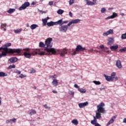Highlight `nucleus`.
Returning <instances> with one entry per match:
<instances>
[{"instance_id": "15", "label": "nucleus", "mask_w": 126, "mask_h": 126, "mask_svg": "<svg viewBox=\"0 0 126 126\" xmlns=\"http://www.w3.org/2000/svg\"><path fill=\"white\" fill-rule=\"evenodd\" d=\"M117 16H118V14L115 12H113L112 15L105 18V20H108L109 19H113V18H115Z\"/></svg>"}, {"instance_id": "56", "label": "nucleus", "mask_w": 126, "mask_h": 126, "mask_svg": "<svg viewBox=\"0 0 126 126\" xmlns=\"http://www.w3.org/2000/svg\"><path fill=\"white\" fill-rule=\"evenodd\" d=\"M35 4H36V2H32V5H35Z\"/></svg>"}, {"instance_id": "43", "label": "nucleus", "mask_w": 126, "mask_h": 126, "mask_svg": "<svg viewBox=\"0 0 126 126\" xmlns=\"http://www.w3.org/2000/svg\"><path fill=\"white\" fill-rule=\"evenodd\" d=\"M125 51H126V47H124V48H123L122 49H121L120 50V52H121V53L125 52Z\"/></svg>"}, {"instance_id": "12", "label": "nucleus", "mask_w": 126, "mask_h": 126, "mask_svg": "<svg viewBox=\"0 0 126 126\" xmlns=\"http://www.w3.org/2000/svg\"><path fill=\"white\" fill-rule=\"evenodd\" d=\"M111 34H114V30H109L107 32H103L102 35L103 37H107V36H109V35H111Z\"/></svg>"}, {"instance_id": "11", "label": "nucleus", "mask_w": 126, "mask_h": 126, "mask_svg": "<svg viewBox=\"0 0 126 126\" xmlns=\"http://www.w3.org/2000/svg\"><path fill=\"white\" fill-rule=\"evenodd\" d=\"M61 21L58 20L57 22L51 21L47 23V26L48 27H51V26H54V25H58V24H61Z\"/></svg>"}, {"instance_id": "7", "label": "nucleus", "mask_w": 126, "mask_h": 126, "mask_svg": "<svg viewBox=\"0 0 126 126\" xmlns=\"http://www.w3.org/2000/svg\"><path fill=\"white\" fill-rule=\"evenodd\" d=\"M42 49H36V51H33L32 53H31V56H36V55H39V56H45L46 55L45 52L42 51Z\"/></svg>"}, {"instance_id": "4", "label": "nucleus", "mask_w": 126, "mask_h": 126, "mask_svg": "<svg viewBox=\"0 0 126 126\" xmlns=\"http://www.w3.org/2000/svg\"><path fill=\"white\" fill-rule=\"evenodd\" d=\"M10 46H11V43H6L3 45L2 47L0 48V50H2L7 54H14V53L19 54L20 53H21L22 49L20 48L12 49L7 48L8 47H10Z\"/></svg>"}, {"instance_id": "64", "label": "nucleus", "mask_w": 126, "mask_h": 126, "mask_svg": "<svg viewBox=\"0 0 126 126\" xmlns=\"http://www.w3.org/2000/svg\"><path fill=\"white\" fill-rule=\"evenodd\" d=\"M1 42H2V41H0V44L1 43Z\"/></svg>"}, {"instance_id": "48", "label": "nucleus", "mask_w": 126, "mask_h": 126, "mask_svg": "<svg viewBox=\"0 0 126 126\" xmlns=\"http://www.w3.org/2000/svg\"><path fill=\"white\" fill-rule=\"evenodd\" d=\"M38 11H39V12H42V13H46V11H42V10H40V9H38Z\"/></svg>"}, {"instance_id": "13", "label": "nucleus", "mask_w": 126, "mask_h": 126, "mask_svg": "<svg viewBox=\"0 0 126 126\" xmlns=\"http://www.w3.org/2000/svg\"><path fill=\"white\" fill-rule=\"evenodd\" d=\"M86 1L87 2V4L88 5H95L96 2H97V0H93L92 1H89V0H86Z\"/></svg>"}, {"instance_id": "44", "label": "nucleus", "mask_w": 126, "mask_h": 126, "mask_svg": "<svg viewBox=\"0 0 126 126\" xmlns=\"http://www.w3.org/2000/svg\"><path fill=\"white\" fill-rule=\"evenodd\" d=\"M101 13H105V12H106V8H101Z\"/></svg>"}, {"instance_id": "1", "label": "nucleus", "mask_w": 126, "mask_h": 126, "mask_svg": "<svg viewBox=\"0 0 126 126\" xmlns=\"http://www.w3.org/2000/svg\"><path fill=\"white\" fill-rule=\"evenodd\" d=\"M59 21H61V24H58V25H60V27L59 28L60 32L65 33L67 31V29H68L69 26H70L72 24H77V23H79L81 21V20L79 19L72 20L68 23V21H63V19L59 20ZM67 23H68L67 24ZM63 24H67L65 25H63Z\"/></svg>"}, {"instance_id": "2", "label": "nucleus", "mask_w": 126, "mask_h": 126, "mask_svg": "<svg viewBox=\"0 0 126 126\" xmlns=\"http://www.w3.org/2000/svg\"><path fill=\"white\" fill-rule=\"evenodd\" d=\"M104 106H105V103H104V102H101L97 106L96 116L95 117L94 116V120L91 121V124H92V125H95L97 123V119H100L101 118H102V116H101V114H105L106 113L105 108L103 107Z\"/></svg>"}, {"instance_id": "61", "label": "nucleus", "mask_w": 126, "mask_h": 126, "mask_svg": "<svg viewBox=\"0 0 126 126\" xmlns=\"http://www.w3.org/2000/svg\"><path fill=\"white\" fill-rule=\"evenodd\" d=\"M27 27H30V25H29V24H27Z\"/></svg>"}, {"instance_id": "51", "label": "nucleus", "mask_w": 126, "mask_h": 126, "mask_svg": "<svg viewBox=\"0 0 126 126\" xmlns=\"http://www.w3.org/2000/svg\"><path fill=\"white\" fill-rule=\"evenodd\" d=\"M10 123V120H7L6 121V124H9Z\"/></svg>"}, {"instance_id": "23", "label": "nucleus", "mask_w": 126, "mask_h": 126, "mask_svg": "<svg viewBox=\"0 0 126 126\" xmlns=\"http://www.w3.org/2000/svg\"><path fill=\"white\" fill-rule=\"evenodd\" d=\"M39 26L37 24H32L30 28L32 30H34V29H36L37 27H38Z\"/></svg>"}, {"instance_id": "38", "label": "nucleus", "mask_w": 126, "mask_h": 126, "mask_svg": "<svg viewBox=\"0 0 126 126\" xmlns=\"http://www.w3.org/2000/svg\"><path fill=\"white\" fill-rule=\"evenodd\" d=\"M93 82V83L95 84V85H100V84H101V82H100V81H94Z\"/></svg>"}, {"instance_id": "3", "label": "nucleus", "mask_w": 126, "mask_h": 126, "mask_svg": "<svg viewBox=\"0 0 126 126\" xmlns=\"http://www.w3.org/2000/svg\"><path fill=\"white\" fill-rule=\"evenodd\" d=\"M53 41V38H48L45 40V51L47 53H48V55H56L57 54V51L54 48H52L53 47V43L52 41Z\"/></svg>"}, {"instance_id": "6", "label": "nucleus", "mask_w": 126, "mask_h": 126, "mask_svg": "<svg viewBox=\"0 0 126 126\" xmlns=\"http://www.w3.org/2000/svg\"><path fill=\"white\" fill-rule=\"evenodd\" d=\"M104 76L107 81H117L118 80V77H116V73L113 72L111 76H107L106 74H104Z\"/></svg>"}, {"instance_id": "59", "label": "nucleus", "mask_w": 126, "mask_h": 126, "mask_svg": "<svg viewBox=\"0 0 126 126\" xmlns=\"http://www.w3.org/2000/svg\"><path fill=\"white\" fill-rule=\"evenodd\" d=\"M99 89H100V90H104V89H105V88H100Z\"/></svg>"}, {"instance_id": "39", "label": "nucleus", "mask_w": 126, "mask_h": 126, "mask_svg": "<svg viewBox=\"0 0 126 126\" xmlns=\"http://www.w3.org/2000/svg\"><path fill=\"white\" fill-rule=\"evenodd\" d=\"M109 50V47H105V50H104V52L106 53V54H109L110 53V51L108 50Z\"/></svg>"}, {"instance_id": "21", "label": "nucleus", "mask_w": 126, "mask_h": 126, "mask_svg": "<svg viewBox=\"0 0 126 126\" xmlns=\"http://www.w3.org/2000/svg\"><path fill=\"white\" fill-rule=\"evenodd\" d=\"M118 48L119 45H118L117 44L115 45H112L110 47V50H111V51H116V50H118Z\"/></svg>"}, {"instance_id": "31", "label": "nucleus", "mask_w": 126, "mask_h": 126, "mask_svg": "<svg viewBox=\"0 0 126 126\" xmlns=\"http://www.w3.org/2000/svg\"><path fill=\"white\" fill-rule=\"evenodd\" d=\"M17 119L15 118H12L10 119V124H15L16 123Z\"/></svg>"}, {"instance_id": "25", "label": "nucleus", "mask_w": 126, "mask_h": 126, "mask_svg": "<svg viewBox=\"0 0 126 126\" xmlns=\"http://www.w3.org/2000/svg\"><path fill=\"white\" fill-rule=\"evenodd\" d=\"M7 73H5L4 72H0V77H4L7 76Z\"/></svg>"}, {"instance_id": "9", "label": "nucleus", "mask_w": 126, "mask_h": 126, "mask_svg": "<svg viewBox=\"0 0 126 126\" xmlns=\"http://www.w3.org/2000/svg\"><path fill=\"white\" fill-rule=\"evenodd\" d=\"M29 50L30 49L29 48H25L23 49V51H25V52H24V56L25 57V58H27V59H29L30 58H31V53H30Z\"/></svg>"}, {"instance_id": "27", "label": "nucleus", "mask_w": 126, "mask_h": 126, "mask_svg": "<svg viewBox=\"0 0 126 126\" xmlns=\"http://www.w3.org/2000/svg\"><path fill=\"white\" fill-rule=\"evenodd\" d=\"M71 123L72 124L75 125V126H77V125H78V121L76 119H74L72 120Z\"/></svg>"}, {"instance_id": "10", "label": "nucleus", "mask_w": 126, "mask_h": 126, "mask_svg": "<svg viewBox=\"0 0 126 126\" xmlns=\"http://www.w3.org/2000/svg\"><path fill=\"white\" fill-rule=\"evenodd\" d=\"M30 3L29 2H25L19 8V10H24V9H26V8L30 6Z\"/></svg>"}, {"instance_id": "17", "label": "nucleus", "mask_w": 126, "mask_h": 126, "mask_svg": "<svg viewBox=\"0 0 126 126\" xmlns=\"http://www.w3.org/2000/svg\"><path fill=\"white\" fill-rule=\"evenodd\" d=\"M107 41V45H112V44H114V42H115V40H114V37L108 38Z\"/></svg>"}, {"instance_id": "29", "label": "nucleus", "mask_w": 126, "mask_h": 126, "mask_svg": "<svg viewBox=\"0 0 126 126\" xmlns=\"http://www.w3.org/2000/svg\"><path fill=\"white\" fill-rule=\"evenodd\" d=\"M39 47L40 48H46L45 44H44L42 42H40L39 44Z\"/></svg>"}, {"instance_id": "55", "label": "nucleus", "mask_w": 126, "mask_h": 126, "mask_svg": "<svg viewBox=\"0 0 126 126\" xmlns=\"http://www.w3.org/2000/svg\"><path fill=\"white\" fill-rule=\"evenodd\" d=\"M94 126H101V125L99 124V123H96Z\"/></svg>"}, {"instance_id": "58", "label": "nucleus", "mask_w": 126, "mask_h": 126, "mask_svg": "<svg viewBox=\"0 0 126 126\" xmlns=\"http://www.w3.org/2000/svg\"><path fill=\"white\" fill-rule=\"evenodd\" d=\"M120 15L122 16H124V15H125V14L124 13H120Z\"/></svg>"}, {"instance_id": "24", "label": "nucleus", "mask_w": 126, "mask_h": 126, "mask_svg": "<svg viewBox=\"0 0 126 126\" xmlns=\"http://www.w3.org/2000/svg\"><path fill=\"white\" fill-rule=\"evenodd\" d=\"M58 80L57 79H54L52 82V84L54 86H58Z\"/></svg>"}, {"instance_id": "62", "label": "nucleus", "mask_w": 126, "mask_h": 126, "mask_svg": "<svg viewBox=\"0 0 126 126\" xmlns=\"http://www.w3.org/2000/svg\"><path fill=\"white\" fill-rule=\"evenodd\" d=\"M1 105V100L0 99V106Z\"/></svg>"}, {"instance_id": "22", "label": "nucleus", "mask_w": 126, "mask_h": 126, "mask_svg": "<svg viewBox=\"0 0 126 126\" xmlns=\"http://www.w3.org/2000/svg\"><path fill=\"white\" fill-rule=\"evenodd\" d=\"M49 19H50V17H46L45 19H42V22L43 23L44 26L47 25V22L48 20H49Z\"/></svg>"}, {"instance_id": "52", "label": "nucleus", "mask_w": 126, "mask_h": 126, "mask_svg": "<svg viewBox=\"0 0 126 126\" xmlns=\"http://www.w3.org/2000/svg\"><path fill=\"white\" fill-rule=\"evenodd\" d=\"M123 123H124V124H126V118H125L124 119Z\"/></svg>"}, {"instance_id": "18", "label": "nucleus", "mask_w": 126, "mask_h": 126, "mask_svg": "<svg viewBox=\"0 0 126 126\" xmlns=\"http://www.w3.org/2000/svg\"><path fill=\"white\" fill-rule=\"evenodd\" d=\"M18 61V59L16 57H12L9 60V62L11 63H14Z\"/></svg>"}, {"instance_id": "47", "label": "nucleus", "mask_w": 126, "mask_h": 126, "mask_svg": "<svg viewBox=\"0 0 126 126\" xmlns=\"http://www.w3.org/2000/svg\"><path fill=\"white\" fill-rule=\"evenodd\" d=\"M35 72H36V70H35L34 69H32L31 70L30 73H35Z\"/></svg>"}, {"instance_id": "35", "label": "nucleus", "mask_w": 126, "mask_h": 126, "mask_svg": "<svg viewBox=\"0 0 126 126\" xmlns=\"http://www.w3.org/2000/svg\"><path fill=\"white\" fill-rule=\"evenodd\" d=\"M21 31H22V29L15 30H14V32L16 34H19V33H20L21 32Z\"/></svg>"}, {"instance_id": "33", "label": "nucleus", "mask_w": 126, "mask_h": 126, "mask_svg": "<svg viewBox=\"0 0 126 126\" xmlns=\"http://www.w3.org/2000/svg\"><path fill=\"white\" fill-rule=\"evenodd\" d=\"M58 77V75H50L49 76V78L50 79H56Z\"/></svg>"}, {"instance_id": "37", "label": "nucleus", "mask_w": 126, "mask_h": 126, "mask_svg": "<svg viewBox=\"0 0 126 126\" xmlns=\"http://www.w3.org/2000/svg\"><path fill=\"white\" fill-rule=\"evenodd\" d=\"M11 68H15V65H10L8 67L7 69H11Z\"/></svg>"}, {"instance_id": "41", "label": "nucleus", "mask_w": 126, "mask_h": 126, "mask_svg": "<svg viewBox=\"0 0 126 126\" xmlns=\"http://www.w3.org/2000/svg\"><path fill=\"white\" fill-rule=\"evenodd\" d=\"M74 3V0H69V5H71Z\"/></svg>"}, {"instance_id": "54", "label": "nucleus", "mask_w": 126, "mask_h": 126, "mask_svg": "<svg viewBox=\"0 0 126 126\" xmlns=\"http://www.w3.org/2000/svg\"><path fill=\"white\" fill-rule=\"evenodd\" d=\"M53 93H54L55 94H57V93H58V92H57V91L56 90H53L52 91Z\"/></svg>"}, {"instance_id": "42", "label": "nucleus", "mask_w": 126, "mask_h": 126, "mask_svg": "<svg viewBox=\"0 0 126 126\" xmlns=\"http://www.w3.org/2000/svg\"><path fill=\"white\" fill-rule=\"evenodd\" d=\"M68 93L70 95H71L72 96H74V93L72 91H69L68 92Z\"/></svg>"}, {"instance_id": "34", "label": "nucleus", "mask_w": 126, "mask_h": 126, "mask_svg": "<svg viewBox=\"0 0 126 126\" xmlns=\"http://www.w3.org/2000/svg\"><path fill=\"white\" fill-rule=\"evenodd\" d=\"M78 91H79V92H80L82 94H84L85 93V92H86V90H85V89H83L82 88H80L79 89Z\"/></svg>"}, {"instance_id": "20", "label": "nucleus", "mask_w": 126, "mask_h": 126, "mask_svg": "<svg viewBox=\"0 0 126 126\" xmlns=\"http://www.w3.org/2000/svg\"><path fill=\"white\" fill-rule=\"evenodd\" d=\"M0 51H1V54H0V59H1V58H2V57H6V55H7V53L4 50H3V49L2 50H0Z\"/></svg>"}, {"instance_id": "16", "label": "nucleus", "mask_w": 126, "mask_h": 126, "mask_svg": "<svg viewBox=\"0 0 126 126\" xmlns=\"http://www.w3.org/2000/svg\"><path fill=\"white\" fill-rule=\"evenodd\" d=\"M117 118V116H113L111 119L108 122V123L107 124V126H110V125H112V124L114 123V122H115V120Z\"/></svg>"}, {"instance_id": "8", "label": "nucleus", "mask_w": 126, "mask_h": 126, "mask_svg": "<svg viewBox=\"0 0 126 126\" xmlns=\"http://www.w3.org/2000/svg\"><path fill=\"white\" fill-rule=\"evenodd\" d=\"M57 52L58 54L60 55V57H62V58H63V57H64V56H65L67 53L66 48L62 49H58L56 51V53Z\"/></svg>"}, {"instance_id": "57", "label": "nucleus", "mask_w": 126, "mask_h": 126, "mask_svg": "<svg viewBox=\"0 0 126 126\" xmlns=\"http://www.w3.org/2000/svg\"><path fill=\"white\" fill-rule=\"evenodd\" d=\"M88 51H89V52H91V53H93L94 50L93 49H91V50H89Z\"/></svg>"}, {"instance_id": "14", "label": "nucleus", "mask_w": 126, "mask_h": 126, "mask_svg": "<svg viewBox=\"0 0 126 126\" xmlns=\"http://www.w3.org/2000/svg\"><path fill=\"white\" fill-rule=\"evenodd\" d=\"M88 105H89V103H88V101L80 103L78 104V106L79 108H80V109L84 108V107H86V106H88Z\"/></svg>"}, {"instance_id": "49", "label": "nucleus", "mask_w": 126, "mask_h": 126, "mask_svg": "<svg viewBox=\"0 0 126 126\" xmlns=\"http://www.w3.org/2000/svg\"><path fill=\"white\" fill-rule=\"evenodd\" d=\"M99 48H100V49H105V47L103 45H100Z\"/></svg>"}, {"instance_id": "60", "label": "nucleus", "mask_w": 126, "mask_h": 126, "mask_svg": "<svg viewBox=\"0 0 126 126\" xmlns=\"http://www.w3.org/2000/svg\"><path fill=\"white\" fill-rule=\"evenodd\" d=\"M3 31H6V28H3Z\"/></svg>"}, {"instance_id": "28", "label": "nucleus", "mask_w": 126, "mask_h": 126, "mask_svg": "<svg viewBox=\"0 0 126 126\" xmlns=\"http://www.w3.org/2000/svg\"><path fill=\"white\" fill-rule=\"evenodd\" d=\"M14 11H15V9L10 8L8 11H7V12L11 14V13H13Z\"/></svg>"}, {"instance_id": "26", "label": "nucleus", "mask_w": 126, "mask_h": 126, "mask_svg": "<svg viewBox=\"0 0 126 126\" xmlns=\"http://www.w3.org/2000/svg\"><path fill=\"white\" fill-rule=\"evenodd\" d=\"M36 111H35V110H32L30 112H28V114L29 115H31V116H33V115H35V114H36Z\"/></svg>"}, {"instance_id": "63", "label": "nucleus", "mask_w": 126, "mask_h": 126, "mask_svg": "<svg viewBox=\"0 0 126 126\" xmlns=\"http://www.w3.org/2000/svg\"><path fill=\"white\" fill-rule=\"evenodd\" d=\"M38 120H41V118L40 117L38 118Z\"/></svg>"}, {"instance_id": "19", "label": "nucleus", "mask_w": 126, "mask_h": 126, "mask_svg": "<svg viewBox=\"0 0 126 126\" xmlns=\"http://www.w3.org/2000/svg\"><path fill=\"white\" fill-rule=\"evenodd\" d=\"M116 65L118 68H122L123 67V65H122V62L121 61L117 60L116 63Z\"/></svg>"}, {"instance_id": "36", "label": "nucleus", "mask_w": 126, "mask_h": 126, "mask_svg": "<svg viewBox=\"0 0 126 126\" xmlns=\"http://www.w3.org/2000/svg\"><path fill=\"white\" fill-rule=\"evenodd\" d=\"M14 72V73H17V74H21V71L18 69H15Z\"/></svg>"}, {"instance_id": "46", "label": "nucleus", "mask_w": 126, "mask_h": 126, "mask_svg": "<svg viewBox=\"0 0 126 126\" xmlns=\"http://www.w3.org/2000/svg\"><path fill=\"white\" fill-rule=\"evenodd\" d=\"M74 87H75V88H76L77 89H78V90H79V89L80 88H79V87L78 86V85H77V84H75L74 85Z\"/></svg>"}, {"instance_id": "45", "label": "nucleus", "mask_w": 126, "mask_h": 126, "mask_svg": "<svg viewBox=\"0 0 126 126\" xmlns=\"http://www.w3.org/2000/svg\"><path fill=\"white\" fill-rule=\"evenodd\" d=\"M43 107H44V108H45V109H48V110L51 109V107L48 106V105H47V104H44L43 105Z\"/></svg>"}, {"instance_id": "40", "label": "nucleus", "mask_w": 126, "mask_h": 126, "mask_svg": "<svg viewBox=\"0 0 126 126\" xmlns=\"http://www.w3.org/2000/svg\"><path fill=\"white\" fill-rule=\"evenodd\" d=\"M27 75H23V74H21L20 76H19V78H24L25 77H27Z\"/></svg>"}, {"instance_id": "53", "label": "nucleus", "mask_w": 126, "mask_h": 126, "mask_svg": "<svg viewBox=\"0 0 126 126\" xmlns=\"http://www.w3.org/2000/svg\"><path fill=\"white\" fill-rule=\"evenodd\" d=\"M49 5H53V1H51L49 2Z\"/></svg>"}, {"instance_id": "5", "label": "nucleus", "mask_w": 126, "mask_h": 126, "mask_svg": "<svg viewBox=\"0 0 126 126\" xmlns=\"http://www.w3.org/2000/svg\"><path fill=\"white\" fill-rule=\"evenodd\" d=\"M86 50L85 47H83L80 45H78L75 50L72 49L71 52H73L71 54V56H75V55L78 54V52H84Z\"/></svg>"}, {"instance_id": "30", "label": "nucleus", "mask_w": 126, "mask_h": 126, "mask_svg": "<svg viewBox=\"0 0 126 126\" xmlns=\"http://www.w3.org/2000/svg\"><path fill=\"white\" fill-rule=\"evenodd\" d=\"M6 23H2L1 26H0V28L1 30L3 29V28H5L6 27Z\"/></svg>"}, {"instance_id": "50", "label": "nucleus", "mask_w": 126, "mask_h": 126, "mask_svg": "<svg viewBox=\"0 0 126 126\" xmlns=\"http://www.w3.org/2000/svg\"><path fill=\"white\" fill-rule=\"evenodd\" d=\"M69 15L70 17H72V13H71V12H69Z\"/></svg>"}, {"instance_id": "32", "label": "nucleus", "mask_w": 126, "mask_h": 126, "mask_svg": "<svg viewBox=\"0 0 126 126\" xmlns=\"http://www.w3.org/2000/svg\"><path fill=\"white\" fill-rule=\"evenodd\" d=\"M63 12H64V11H63V10L59 9L58 11H57V13L58 14H60V15L63 14Z\"/></svg>"}]
</instances>
